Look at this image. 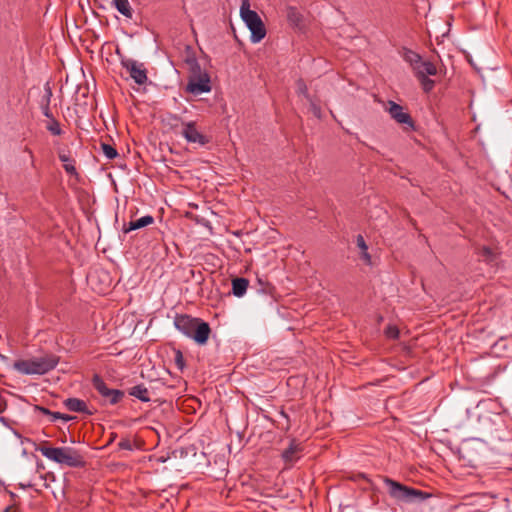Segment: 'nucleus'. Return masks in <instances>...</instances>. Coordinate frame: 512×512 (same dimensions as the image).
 Segmentation results:
<instances>
[{"mask_svg": "<svg viewBox=\"0 0 512 512\" xmlns=\"http://www.w3.org/2000/svg\"><path fill=\"white\" fill-rule=\"evenodd\" d=\"M362 258L367 262L370 263L371 257L368 253V250L362 251Z\"/></svg>", "mask_w": 512, "mask_h": 512, "instance_id": "38", "label": "nucleus"}, {"mask_svg": "<svg viewBox=\"0 0 512 512\" xmlns=\"http://www.w3.org/2000/svg\"><path fill=\"white\" fill-rule=\"evenodd\" d=\"M402 57L407 63L410 64L412 70H414L415 66H417L419 61L422 59L418 53L407 48L403 49Z\"/></svg>", "mask_w": 512, "mask_h": 512, "instance_id": "20", "label": "nucleus"}, {"mask_svg": "<svg viewBox=\"0 0 512 512\" xmlns=\"http://www.w3.org/2000/svg\"><path fill=\"white\" fill-rule=\"evenodd\" d=\"M480 254H481V256L485 257L486 259H490L493 255V252L489 247L484 246L481 248Z\"/></svg>", "mask_w": 512, "mask_h": 512, "instance_id": "34", "label": "nucleus"}, {"mask_svg": "<svg viewBox=\"0 0 512 512\" xmlns=\"http://www.w3.org/2000/svg\"><path fill=\"white\" fill-rule=\"evenodd\" d=\"M174 363H175V366L180 371L184 370L186 365H185L183 353L180 350H174Z\"/></svg>", "mask_w": 512, "mask_h": 512, "instance_id": "26", "label": "nucleus"}, {"mask_svg": "<svg viewBox=\"0 0 512 512\" xmlns=\"http://www.w3.org/2000/svg\"><path fill=\"white\" fill-rule=\"evenodd\" d=\"M296 84H297V93H298V95H302L307 100H310L311 97H310V95L308 93V87H307L306 83L302 79H299Z\"/></svg>", "mask_w": 512, "mask_h": 512, "instance_id": "27", "label": "nucleus"}, {"mask_svg": "<svg viewBox=\"0 0 512 512\" xmlns=\"http://www.w3.org/2000/svg\"><path fill=\"white\" fill-rule=\"evenodd\" d=\"M46 129L53 135L59 136L62 134V129L60 127L59 122L52 118L49 120V122L46 125Z\"/></svg>", "mask_w": 512, "mask_h": 512, "instance_id": "23", "label": "nucleus"}, {"mask_svg": "<svg viewBox=\"0 0 512 512\" xmlns=\"http://www.w3.org/2000/svg\"><path fill=\"white\" fill-rule=\"evenodd\" d=\"M103 274H104V277H105V278H106V280H107V284H106L105 286H103V287H99V288L95 287V285H94V280H95V278H96V273H91V274H89V276H88V280H89V282H90V284H91L92 288H93L94 290H96L98 293H105V292H106V290H107V289L109 288V286H110V279H109V275H108L107 273H103Z\"/></svg>", "mask_w": 512, "mask_h": 512, "instance_id": "21", "label": "nucleus"}, {"mask_svg": "<svg viewBox=\"0 0 512 512\" xmlns=\"http://www.w3.org/2000/svg\"><path fill=\"white\" fill-rule=\"evenodd\" d=\"M59 363V356L45 353L26 360L13 363V369L22 375H44L52 371Z\"/></svg>", "mask_w": 512, "mask_h": 512, "instance_id": "2", "label": "nucleus"}, {"mask_svg": "<svg viewBox=\"0 0 512 512\" xmlns=\"http://www.w3.org/2000/svg\"><path fill=\"white\" fill-rule=\"evenodd\" d=\"M21 486H22V487H31L32 485L29 483V484H27V485H23V484H21Z\"/></svg>", "mask_w": 512, "mask_h": 512, "instance_id": "43", "label": "nucleus"}, {"mask_svg": "<svg viewBox=\"0 0 512 512\" xmlns=\"http://www.w3.org/2000/svg\"><path fill=\"white\" fill-rule=\"evenodd\" d=\"M300 452V444H297L294 440H292L289 444V447L282 452V458L286 463L293 464L299 459Z\"/></svg>", "mask_w": 512, "mask_h": 512, "instance_id": "14", "label": "nucleus"}, {"mask_svg": "<svg viewBox=\"0 0 512 512\" xmlns=\"http://www.w3.org/2000/svg\"><path fill=\"white\" fill-rule=\"evenodd\" d=\"M120 63L136 84L144 85L148 81L147 69L143 63L130 58H122Z\"/></svg>", "mask_w": 512, "mask_h": 512, "instance_id": "8", "label": "nucleus"}, {"mask_svg": "<svg viewBox=\"0 0 512 512\" xmlns=\"http://www.w3.org/2000/svg\"><path fill=\"white\" fill-rule=\"evenodd\" d=\"M164 122L167 125H169L171 128H177L180 125H182V123H184L182 121V119L178 115H175V114H168L166 116V118L164 119Z\"/></svg>", "mask_w": 512, "mask_h": 512, "instance_id": "24", "label": "nucleus"}, {"mask_svg": "<svg viewBox=\"0 0 512 512\" xmlns=\"http://www.w3.org/2000/svg\"><path fill=\"white\" fill-rule=\"evenodd\" d=\"M286 17L290 25L294 27H299L303 20L302 14L294 6H288L286 8Z\"/></svg>", "mask_w": 512, "mask_h": 512, "instance_id": "17", "label": "nucleus"}, {"mask_svg": "<svg viewBox=\"0 0 512 512\" xmlns=\"http://www.w3.org/2000/svg\"><path fill=\"white\" fill-rule=\"evenodd\" d=\"M75 419L74 416H71V415H68V414H63L61 413V417H60V420H63L64 422H69L71 420Z\"/></svg>", "mask_w": 512, "mask_h": 512, "instance_id": "37", "label": "nucleus"}, {"mask_svg": "<svg viewBox=\"0 0 512 512\" xmlns=\"http://www.w3.org/2000/svg\"><path fill=\"white\" fill-rule=\"evenodd\" d=\"M118 447L121 450L131 451L133 449L132 442L128 438H123L118 443Z\"/></svg>", "mask_w": 512, "mask_h": 512, "instance_id": "30", "label": "nucleus"}, {"mask_svg": "<svg viewBox=\"0 0 512 512\" xmlns=\"http://www.w3.org/2000/svg\"><path fill=\"white\" fill-rule=\"evenodd\" d=\"M182 126V136L187 142L200 146H204L209 142V139L197 129L194 121L182 123Z\"/></svg>", "mask_w": 512, "mask_h": 512, "instance_id": "9", "label": "nucleus"}, {"mask_svg": "<svg viewBox=\"0 0 512 512\" xmlns=\"http://www.w3.org/2000/svg\"><path fill=\"white\" fill-rule=\"evenodd\" d=\"M281 416H283L284 418H286L288 420V415L284 412V411H281Z\"/></svg>", "mask_w": 512, "mask_h": 512, "instance_id": "42", "label": "nucleus"}, {"mask_svg": "<svg viewBox=\"0 0 512 512\" xmlns=\"http://www.w3.org/2000/svg\"><path fill=\"white\" fill-rule=\"evenodd\" d=\"M51 97H52V90H51L50 86L47 84L45 86V94H44V96L42 98V102L41 103H48V104H50Z\"/></svg>", "mask_w": 512, "mask_h": 512, "instance_id": "31", "label": "nucleus"}, {"mask_svg": "<svg viewBox=\"0 0 512 512\" xmlns=\"http://www.w3.org/2000/svg\"><path fill=\"white\" fill-rule=\"evenodd\" d=\"M384 333L389 339H397L399 337V329L394 325H389Z\"/></svg>", "mask_w": 512, "mask_h": 512, "instance_id": "28", "label": "nucleus"}, {"mask_svg": "<svg viewBox=\"0 0 512 512\" xmlns=\"http://www.w3.org/2000/svg\"><path fill=\"white\" fill-rule=\"evenodd\" d=\"M384 483L390 496L396 500L409 502L416 498H424L422 491L405 486L390 478H385Z\"/></svg>", "mask_w": 512, "mask_h": 512, "instance_id": "6", "label": "nucleus"}, {"mask_svg": "<svg viewBox=\"0 0 512 512\" xmlns=\"http://www.w3.org/2000/svg\"><path fill=\"white\" fill-rule=\"evenodd\" d=\"M240 16L251 32L250 40L252 43H259L264 39L266 36L265 25L257 12L250 9L249 0H242Z\"/></svg>", "mask_w": 512, "mask_h": 512, "instance_id": "4", "label": "nucleus"}, {"mask_svg": "<svg viewBox=\"0 0 512 512\" xmlns=\"http://www.w3.org/2000/svg\"><path fill=\"white\" fill-rule=\"evenodd\" d=\"M34 411L35 412H39V413H41L43 415H47V416H49L51 414V411L49 409H47L45 407H42V406H39V405H35L34 406Z\"/></svg>", "mask_w": 512, "mask_h": 512, "instance_id": "35", "label": "nucleus"}, {"mask_svg": "<svg viewBox=\"0 0 512 512\" xmlns=\"http://www.w3.org/2000/svg\"><path fill=\"white\" fill-rule=\"evenodd\" d=\"M101 149H102V152L105 155V157L110 159V160L114 159V158H116L118 156L117 150L114 147H112L111 145H109V144L102 143L101 144Z\"/></svg>", "mask_w": 512, "mask_h": 512, "instance_id": "25", "label": "nucleus"}, {"mask_svg": "<svg viewBox=\"0 0 512 512\" xmlns=\"http://www.w3.org/2000/svg\"><path fill=\"white\" fill-rule=\"evenodd\" d=\"M112 4L124 17L128 19L132 18L133 10L128 0H112Z\"/></svg>", "mask_w": 512, "mask_h": 512, "instance_id": "18", "label": "nucleus"}, {"mask_svg": "<svg viewBox=\"0 0 512 512\" xmlns=\"http://www.w3.org/2000/svg\"><path fill=\"white\" fill-rule=\"evenodd\" d=\"M129 394L142 402L150 401L149 391L142 384L131 387L129 390Z\"/></svg>", "mask_w": 512, "mask_h": 512, "instance_id": "19", "label": "nucleus"}, {"mask_svg": "<svg viewBox=\"0 0 512 512\" xmlns=\"http://www.w3.org/2000/svg\"><path fill=\"white\" fill-rule=\"evenodd\" d=\"M249 286V281L246 278L239 277L232 280V293L236 297H242Z\"/></svg>", "mask_w": 512, "mask_h": 512, "instance_id": "15", "label": "nucleus"}, {"mask_svg": "<svg viewBox=\"0 0 512 512\" xmlns=\"http://www.w3.org/2000/svg\"><path fill=\"white\" fill-rule=\"evenodd\" d=\"M44 457L61 465L71 468H83L86 461L83 455L72 447H38L36 448Z\"/></svg>", "mask_w": 512, "mask_h": 512, "instance_id": "3", "label": "nucleus"}, {"mask_svg": "<svg viewBox=\"0 0 512 512\" xmlns=\"http://www.w3.org/2000/svg\"><path fill=\"white\" fill-rule=\"evenodd\" d=\"M59 160L63 163L64 170L70 174L75 175L76 174V168H75V161L71 158L69 153L65 152L64 150L59 151Z\"/></svg>", "mask_w": 512, "mask_h": 512, "instance_id": "16", "label": "nucleus"}, {"mask_svg": "<svg viewBox=\"0 0 512 512\" xmlns=\"http://www.w3.org/2000/svg\"><path fill=\"white\" fill-rule=\"evenodd\" d=\"M0 422L7 426V419L5 417H0Z\"/></svg>", "mask_w": 512, "mask_h": 512, "instance_id": "41", "label": "nucleus"}, {"mask_svg": "<svg viewBox=\"0 0 512 512\" xmlns=\"http://www.w3.org/2000/svg\"><path fill=\"white\" fill-rule=\"evenodd\" d=\"M387 111L391 118L397 123L406 125L410 129H414V122L412 117L408 112L404 110L401 105L395 103L394 101H389Z\"/></svg>", "mask_w": 512, "mask_h": 512, "instance_id": "10", "label": "nucleus"}, {"mask_svg": "<svg viewBox=\"0 0 512 512\" xmlns=\"http://www.w3.org/2000/svg\"><path fill=\"white\" fill-rule=\"evenodd\" d=\"M357 246L361 249V251L368 250V246L364 240V237L362 235H358L356 238Z\"/></svg>", "mask_w": 512, "mask_h": 512, "instance_id": "33", "label": "nucleus"}, {"mask_svg": "<svg viewBox=\"0 0 512 512\" xmlns=\"http://www.w3.org/2000/svg\"><path fill=\"white\" fill-rule=\"evenodd\" d=\"M174 325L177 330L193 339L198 345H205L211 334V328L207 322L187 314L176 315Z\"/></svg>", "mask_w": 512, "mask_h": 512, "instance_id": "1", "label": "nucleus"}, {"mask_svg": "<svg viewBox=\"0 0 512 512\" xmlns=\"http://www.w3.org/2000/svg\"><path fill=\"white\" fill-rule=\"evenodd\" d=\"M413 72L416 77H421V75L434 76L437 74V68L432 62L423 61L421 59L417 66H415Z\"/></svg>", "mask_w": 512, "mask_h": 512, "instance_id": "13", "label": "nucleus"}, {"mask_svg": "<svg viewBox=\"0 0 512 512\" xmlns=\"http://www.w3.org/2000/svg\"><path fill=\"white\" fill-rule=\"evenodd\" d=\"M416 78L420 82L422 89L427 93L430 92L435 86V81L430 79L428 76L421 75V77Z\"/></svg>", "mask_w": 512, "mask_h": 512, "instance_id": "22", "label": "nucleus"}, {"mask_svg": "<svg viewBox=\"0 0 512 512\" xmlns=\"http://www.w3.org/2000/svg\"><path fill=\"white\" fill-rule=\"evenodd\" d=\"M60 417H61V413L60 412H52L51 411V414L49 415V421L50 422H56L57 420H60Z\"/></svg>", "mask_w": 512, "mask_h": 512, "instance_id": "36", "label": "nucleus"}, {"mask_svg": "<svg viewBox=\"0 0 512 512\" xmlns=\"http://www.w3.org/2000/svg\"><path fill=\"white\" fill-rule=\"evenodd\" d=\"M93 387L110 405H115L122 400L124 392L119 389H111L99 375H94L92 379Z\"/></svg>", "mask_w": 512, "mask_h": 512, "instance_id": "7", "label": "nucleus"}, {"mask_svg": "<svg viewBox=\"0 0 512 512\" xmlns=\"http://www.w3.org/2000/svg\"><path fill=\"white\" fill-rule=\"evenodd\" d=\"M154 222V218L151 215H145L137 220H131L128 224H124L122 231L129 233L131 231L146 227Z\"/></svg>", "mask_w": 512, "mask_h": 512, "instance_id": "12", "label": "nucleus"}, {"mask_svg": "<svg viewBox=\"0 0 512 512\" xmlns=\"http://www.w3.org/2000/svg\"><path fill=\"white\" fill-rule=\"evenodd\" d=\"M117 437V434L116 433H111L110 434V438H109V441H108V444L112 443Z\"/></svg>", "mask_w": 512, "mask_h": 512, "instance_id": "39", "label": "nucleus"}, {"mask_svg": "<svg viewBox=\"0 0 512 512\" xmlns=\"http://www.w3.org/2000/svg\"><path fill=\"white\" fill-rule=\"evenodd\" d=\"M190 65V76L187 84V90L193 95H201L211 91L210 76L206 71H203L200 64L195 58L187 59Z\"/></svg>", "mask_w": 512, "mask_h": 512, "instance_id": "5", "label": "nucleus"}, {"mask_svg": "<svg viewBox=\"0 0 512 512\" xmlns=\"http://www.w3.org/2000/svg\"><path fill=\"white\" fill-rule=\"evenodd\" d=\"M63 404L69 411L92 415V411L89 410L87 403L79 398H67Z\"/></svg>", "mask_w": 512, "mask_h": 512, "instance_id": "11", "label": "nucleus"}, {"mask_svg": "<svg viewBox=\"0 0 512 512\" xmlns=\"http://www.w3.org/2000/svg\"><path fill=\"white\" fill-rule=\"evenodd\" d=\"M0 360L3 361V362H7L9 359L7 356L3 355L0 353Z\"/></svg>", "mask_w": 512, "mask_h": 512, "instance_id": "40", "label": "nucleus"}, {"mask_svg": "<svg viewBox=\"0 0 512 512\" xmlns=\"http://www.w3.org/2000/svg\"><path fill=\"white\" fill-rule=\"evenodd\" d=\"M41 109H42V113L45 117L52 119L54 118L52 113H51V110H50V104L48 103H41Z\"/></svg>", "mask_w": 512, "mask_h": 512, "instance_id": "32", "label": "nucleus"}, {"mask_svg": "<svg viewBox=\"0 0 512 512\" xmlns=\"http://www.w3.org/2000/svg\"><path fill=\"white\" fill-rule=\"evenodd\" d=\"M310 103V110L315 117L320 119L322 117V111L318 104H316L312 99L308 100Z\"/></svg>", "mask_w": 512, "mask_h": 512, "instance_id": "29", "label": "nucleus"}]
</instances>
